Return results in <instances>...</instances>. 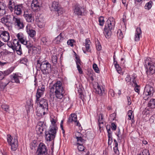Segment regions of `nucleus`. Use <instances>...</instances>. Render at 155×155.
<instances>
[{"label": "nucleus", "instance_id": "2", "mask_svg": "<svg viewBox=\"0 0 155 155\" xmlns=\"http://www.w3.org/2000/svg\"><path fill=\"white\" fill-rule=\"evenodd\" d=\"M15 17L13 15H7L1 18V21L5 26L9 28L13 23Z\"/></svg>", "mask_w": 155, "mask_h": 155}, {"label": "nucleus", "instance_id": "47", "mask_svg": "<svg viewBox=\"0 0 155 155\" xmlns=\"http://www.w3.org/2000/svg\"><path fill=\"white\" fill-rule=\"evenodd\" d=\"M56 11L57 12L58 15H60L64 12V10L63 8L60 6L58 10H57Z\"/></svg>", "mask_w": 155, "mask_h": 155}, {"label": "nucleus", "instance_id": "54", "mask_svg": "<svg viewBox=\"0 0 155 155\" xmlns=\"http://www.w3.org/2000/svg\"><path fill=\"white\" fill-rule=\"evenodd\" d=\"M108 145H110L113 141L112 135H108Z\"/></svg>", "mask_w": 155, "mask_h": 155}, {"label": "nucleus", "instance_id": "41", "mask_svg": "<svg viewBox=\"0 0 155 155\" xmlns=\"http://www.w3.org/2000/svg\"><path fill=\"white\" fill-rule=\"evenodd\" d=\"M98 117V122L99 126H100L101 124H103L104 123L103 114H100L99 115Z\"/></svg>", "mask_w": 155, "mask_h": 155}, {"label": "nucleus", "instance_id": "55", "mask_svg": "<svg viewBox=\"0 0 155 155\" xmlns=\"http://www.w3.org/2000/svg\"><path fill=\"white\" fill-rule=\"evenodd\" d=\"M149 121L151 123H155V114L150 117Z\"/></svg>", "mask_w": 155, "mask_h": 155}, {"label": "nucleus", "instance_id": "48", "mask_svg": "<svg viewBox=\"0 0 155 155\" xmlns=\"http://www.w3.org/2000/svg\"><path fill=\"white\" fill-rule=\"evenodd\" d=\"M117 33L118 38L120 39H122L124 37L123 33L119 29L118 30Z\"/></svg>", "mask_w": 155, "mask_h": 155}, {"label": "nucleus", "instance_id": "8", "mask_svg": "<svg viewBox=\"0 0 155 155\" xmlns=\"http://www.w3.org/2000/svg\"><path fill=\"white\" fill-rule=\"evenodd\" d=\"M13 23L15 28L18 30L22 29L24 27L22 20L17 16H15L14 19H13Z\"/></svg>", "mask_w": 155, "mask_h": 155}, {"label": "nucleus", "instance_id": "37", "mask_svg": "<svg viewBox=\"0 0 155 155\" xmlns=\"http://www.w3.org/2000/svg\"><path fill=\"white\" fill-rule=\"evenodd\" d=\"M14 70V67H11L8 69L4 71V72H3V74H4V75H8L11 73Z\"/></svg>", "mask_w": 155, "mask_h": 155}, {"label": "nucleus", "instance_id": "49", "mask_svg": "<svg viewBox=\"0 0 155 155\" xmlns=\"http://www.w3.org/2000/svg\"><path fill=\"white\" fill-rule=\"evenodd\" d=\"M9 83L10 81L8 80H3L2 81V86L5 87Z\"/></svg>", "mask_w": 155, "mask_h": 155}, {"label": "nucleus", "instance_id": "16", "mask_svg": "<svg viewBox=\"0 0 155 155\" xmlns=\"http://www.w3.org/2000/svg\"><path fill=\"white\" fill-rule=\"evenodd\" d=\"M45 91V88L44 86L43 85H42L41 87H40L37 89L36 95V103H38L39 101V98L43 95Z\"/></svg>", "mask_w": 155, "mask_h": 155}, {"label": "nucleus", "instance_id": "23", "mask_svg": "<svg viewBox=\"0 0 155 155\" xmlns=\"http://www.w3.org/2000/svg\"><path fill=\"white\" fill-rule=\"evenodd\" d=\"M24 16L28 22H32L34 20L33 14L31 13H29L28 12H25Z\"/></svg>", "mask_w": 155, "mask_h": 155}, {"label": "nucleus", "instance_id": "9", "mask_svg": "<svg viewBox=\"0 0 155 155\" xmlns=\"http://www.w3.org/2000/svg\"><path fill=\"white\" fill-rule=\"evenodd\" d=\"M57 131L52 129H49V130L45 132V139L47 141H51L53 140L55 137Z\"/></svg>", "mask_w": 155, "mask_h": 155}, {"label": "nucleus", "instance_id": "10", "mask_svg": "<svg viewBox=\"0 0 155 155\" xmlns=\"http://www.w3.org/2000/svg\"><path fill=\"white\" fill-rule=\"evenodd\" d=\"M73 10L74 13L78 16L84 15L86 13L85 8L84 7H81L78 5H76Z\"/></svg>", "mask_w": 155, "mask_h": 155}, {"label": "nucleus", "instance_id": "59", "mask_svg": "<svg viewBox=\"0 0 155 155\" xmlns=\"http://www.w3.org/2000/svg\"><path fill=\"white\" fill-rule=\"evenodd\" d=\"M111 127L112 129L113 130H116V128H117V126H116V124H114V123H112L111 124Z\"/></svg>", "mask_w": 155, "mask_h": 155}, {"label": "nucleus", "instance_id": "30", "mask_svg": "<svg viewBox=\"0 0 155 155\" xmlns=\"http://www.w3.org/2000/svg\"><path fill=\"white\" fill-rule=\"evenodd\" d=\"M51 125H50L49 129L51 130V128L53 130L54 129L55 130L57 131L58 128L56 124V120L54 118H51Z\"/></svg>", "mask_w": 155, "mask_h": 155}, {"label": "nucleus", "instance_id": "21", "mask_svg": "<svg viewBox=\"0 0 155 155\" xmlns=\"http://www.w3.org/2000/svg\"><path fill=\"white\" fill-rule=\"evenodd\" d=\"M44 123L43 121H39L36 127V130L38 134H40L42 133L44 130Z\"/></svg>", "mask_w": 155, "mask_h": 155}, {"label": "nucleus", "instance_id": "51", "mask_svg": "<svg viewBox=\"0 0 155 155\" xmlns=\"http://www.w3.org/2000/svg\"><path fill=\"white\" fill-rule=\"evenodd\" d=\"M28 61V59L25 57L22 58L20 60V62L24 64H26Z\"/></svg>", "mask_w": 155, "mask_h": 155}, {"label": "nucleus", "instance_id": "39", "mask_svg": "<svg viewBox=\"0 0 155 155\" xmlns=\"http://www.w3.org/2000/svg\"><path fill=\"white\" fill-rule=\"evenodd\" d=\"M91 44V42L89 38H86L85 40L84 45L86 48H90V45Z\"/></svg>", "mask_w": 155, "mask_h": 155}, {"label": "nucleus", "instance_id": "62", "mask_svg": "<svg viewBox=\"0 0 155 155\" xmlns=\"http://www.w3.org/2000/svg\"><path fill=\"white\" fill-rule=\"evenodd\" d=\"M101 46L99 41H97L96 44V48H101Z\"/></svg>", "mask_w": 155, "mask_h": 155}, {"label": "nucleus", "instance_id": "34", "mask_svg": "<svg viewBox=\"0 0 155 155\" xmlns=\"http://www.w3.org/2000/svg\"><path fill=\"white\" fill-rule=\"evenodd\" d=\"M114 150L115 153L118 155L119 154V152L118 149V143L116 139H114Z\"/></svg>", "mask_w": 155, "mask_h": 155}, {"label": "nucleus", "instance_id": "31", "mask_svg": "<svg viewBox=\"0 0 155 155\" xmlns=\"http://www.w3.org/2000/svg\"><path fill=\"white\" fill-rule=\"evenodd\" d=\"M111 30L107 28H104L103 33L107 38L108 39L110 37L112 34Z\"/></svg>", "mask_w": 155, "mask_h": 155}, {"label": "nucleus", "instance_id": "33", "mask_svg": "<svg viewBox=\"0 0 155 155\" xmlns=\"http://www.w3.org/2000/svg\"><path fill=\"white\" fill-rule=\"evenodd\" d=\"M64 37L62 36V33H60V34L54 40V42L55 43L58 44L61 41H62L64 39Z\"/></svg>", "mask_w": 155, "mask_h": 155}, {"label": "nucleus", "instance_id": "38", "mask_svg": "<svg viewBox=\"0 0 155 155\" xmlns=\"http://www.w3.org/2000/svg\"><path fill=\"white\" fill-rule=\"evenodd\" d=\"M76 138L77 139V144H83L84 142V140L81 137L76 136Z\"/></svg>", "mask_w": 155, "mask_h": 155}, {"label": "nucleus", "instance_id": "61", "mask_svg": "<svg viewBox=\"0 0 155 155\" xmlns=\"http://www.w3.org/2000/svg\"><path fill=\"white\" fill-rule=\"evenodd\" d=\"M134 90H135V91L138 93H139V92H140V89H139V87H140V86L139 85H137V86H134Z\"/></svg>", "mask_w": 155, "mask_h": 155}, {"label": "nucleus", "instance_id": "12", "mask_svg": "<svg viewBox=\"0 0 155 155\" xmlns=\"http://www.w3.org/2000/svg\"><path fill=\"white\" fill-rule=\"evenodd\" d=\"M11 81L12 83L20 84V80L22 78L21 74L19 73H13L10 76Z\"/></svg>", "mask_w": 155, "mask_h": 155}, {"label": "nucleus", "instance_id": "44", "mask_svg": "<svg viewBox=\"0 0 155 155\" xmlns=\"http://www.w3.org/2000/svg\"><path fill=\"white\" fill-rule=\"evenodd\" d=\"M58 57L56 55H53L52 57V61L54 64H56L57 63Z\"/></svg>", "mask_w": 155, "mask_h": 155}, {"label": "nucleus", "instance_id": "5", "mask_svg": "<svg viewBox=\"0 0 155 155\" xmlns=\"http://www.w3.org/2000/svg\"><path fill=\"white\" fill-rule=\"evenodd\" d=\"M48 151L47 147L45 144L41 143L38 147L36 155H46L48 154Z\"/></svg>", "mask_w": 155, "mask_h": 155}, {"label": "nucleus", "instance_id": "25", "mask_svg": "<svg viewBox=\"0 0 155 155\" xmlns=\"http://www.w3.org/2000/svg\"><path fill=\"white\" fill-rule=\"evenodd\" d=\"M37 109L36 115L39 117H42L43 115H44L45 113L48 112V109H47V110H45V108H41L39 107Z\"/></svg>", "mask_w": 155, "mask_h": 155}, {"label": "nucleus", "instance_id": "28", "mask_svg": "<svg viewBox=\"0 0 155 155\" xmlns=\"http://www.w3.org/2000/svg\"><path fill=\"white\" fill-rule=\"evenodd\" d=\"M75 58L76 59L75 61L77 69L80 74H82L83 71L80 67V65H81V61L79 58L77 56Z\"/></svg>", "mask_w": 155, "mask_h": 155}, {"label": "nucleus", "instance_id": "43", "mask_svg": "<svg viewBox=\"0 0 155 155\" xmlns=\"http://www.w3.org/2000/svg\"><path fill=\"white\" fill-rule=\"evenodd\" d=\"M98 21L99 25L101 26H103L104 22V18L103 16H100L99 18Z\"/></svg>", "mask_w": 155, "mask_h": 155}, {"label": "nucleus", "instance_id": "13", "mask_svg": "<svg viewBox=\"0 0 155 155\" xmlns=\"http://www.w3.org/2000/svg\"><path fill=\"white\" fill-rule=\"evenodd\" d=\"M145 67H147V69H149L151 74L155 73V63L152 61H149L148 60L145 61Z\"/></svg>", "mask_w": 155, "mask_h": 155}, {"label": "nucleus", "instance_id": "45", "mask_svg": "<svg viewBox=\"0 0 155 155\" xmlns=\"http://www.w3.org/2000/svg\"><path fill=\"white\" fill-rule=\"evenodd\" d=\"M93 68L96 73H100L99 69L96 64L94 63L93 64Z\"/></svg>", "mask_w": 155, "mask_h": 155}, {"label": "nucleus", "instance_id": "22", "mask_svg": "<svg viewBox=\"0 0 155 155\" xmlns=\"http://www.w3.org/2000/svg\"><path fill=\"white\" fill-rule=\"evenodd\" d=\"M38 103L39 104V107L45 108V110H47V109H48V102L46 99L42 98L40 100H39Z\"/></svg>", "mask_w": 155, "mask_h": 155}, {"label": "nucleus", "instance_id": "32", "mask_svg": "<svg viewBox=\"0 0 155 155\" xmlns=\"http://www.w3.org/2000/svg\"><path fill=\"white\" fill-rule=\"evenodd\" d=\"M5 12L4 3L0 2V16L3 15L5 14Z\"/></svg>", "mask_w": 155, "mask_h": 155}, {"label": "nucleus", "instance_id": "15", "mask_svg": "<svg viewBox=\"0 0 155 155\" xmlns=\"http://www.w3.org/2000/svg\"><path fill=\"white\" fill-rule=\"evenodd\" d=\"M115 24V19L112 17H110L106 21L104 28L112 30L114 28Z\"/></svg>", "mask_w": 155, "mask_h": 155}, {"label": "nucleus", "instance_id": "36", "mask_svg": "<svg viewBox=\"0 0 155 155\" xmlns=\"http://www.w3.org/2000/svg\"><path fill=\"white\" fill-rule=\"evenodd\" d=\"M153 4V2L150 1L149 2L147 3L144 6V8L146 9L149 10L152 7Z\"/></svg>", "mask_w": 155, "mask_h": 155}, {"label": "nucleus", "instance_id": "46", "mask_svg": "<svg viewBox=\"0 0 155 155\" xmlns=\"http://www.w3.org/2000/svg\"><path fill=\"white\" fill-rule=\"evenodd\" d=\"M116 63L114 64V66L117 71V72L119 73H120L121 72V68L120 66L119 65L117 64V62H116Z\"/></svg>", "mask_w": 155, "mask_h": 155}, {"label": "nucleus", "instance_id": "17", "mask_svg": "<svg viewBox=\"0 0 155 155\" xmlns=\"http://www.w3.org/2000/svg\"><path fill=\"white\" fill-rule=\"evenodd\" d=\"M40 0H33L31 4V9L34 11L39 10L41 6Z\"/></svg>", "mask_w": 155, "mask_h": 155}, {"label": "nucleus", "instance_id": "19", "mask_svg": "<svg viewBox=\"0 0 155 155\" xmlns=\"http://www.w3.org/2000/svg\"><path fill=\"white\" fill-rule=\"evenodd\" d=\"M26 31L28 35L31 38H33L35 35V31L32 29L31 25L29 24H28L26 27Z\"/></svg>", "mask_w": 155, "mask_h": 155}, {"label": "nucleus", "instance_id": "24", "mask_svg": "<svg viewBox=\"0 0 155 155\" xmlns=\"http://www.w3.org/2000/svg\"><path fill=\"white\" fill-rule=\"evenodd\" d=\"M7 45L10 48H21V45L16 40H15L13 42V45L10 42H7Z\"/></svg>", "mask_w": 155, "mask_h": 155}, {"label": "nucleus", "instance_id": "1", "mask_svg": "<svg viewBox=\"0 0 155 155\" xmlns=\"http://www.w3.org/2000/svg\"><path fill=\"white\" fill-rule=\"evenodd\" d=\"M54 92L56 97L58 99H62L64 96L65 92L62 82L57 81L51 87L50 89V95Z\"/></svg>", "mask_w": 155, "mask_h": 155}, {"label": "nucleus", "instance_id": "27", "mask_svg": "<svg viewBox=\"0 0 155 155\" xmlns=\"http://www.w3.org/2000/svg\"><path fill=\"white\" fill-rule=\"evenodd\" d=\"M141 31L140 28L138 27L135 31L134 36L135 41H138L140 40V37H141Z\"/></svg>", "mask_w": 155, "mask_h": 155}, {"label": "nucleus", "instance_id": "50", "mask_svg": "<svg viewBox=\"0 0 155 155\" xmlns=\"http://www.w3.org/2000/svg\"><path fill=\"white\" fill-rule=\"evenodd\" d=\"M75 43V41L73 39H69L67 42V43L68 45H70L71 47H73L74 43Z\"/></svg>", "mask_w": 155, "mask_h": 155}, {"label": "nucleus", "instance_id": "42", "mask_svg": "<svg viewBox=\"0 0 155 155\" xmlns=\"http://www.w3.org/2000/svg\"><path fill=\"white\" fill-rule=\"evenodd\" d=\"M117 136V137L118 140H120L123 138V136L122 134H121L120 130L119 128L118 129V132L116 134Z\"/></svg>", "mask_w": 155, "mask_h": 155}, {"label": "nucleus", "instance_id": "4", "mask_svg": "<svg viewBox=\"0 0 155 155\" xmlns=\"http://www.w3.org/2000/svg\"><path fill=\"white\" fill-rule=\"evenodd\" d=\"M40 68L42 73L46 76L51 72V65L48 62H43L40 64Z\"/></svg>", "mask_w": 155, "mask_h": 155}, {"label": "nucleus", "instance_id": "6", "mask_svg": "<svg viewBox=\"0 0 155 155\" xmlns=\"http://www.w3.org/2000/svg\"><path fill=\"white\" fill-rule=\"evenodd\" d=\"M11 52H9L6 49L4 50L0 53V66H3L7 63L4 61H6L7 57Z\"/></svg>", "mask_w": 155, "mask_h": 155}, {"label": "nucleus", "instance_id": "58", "mask_svg": "<svg viewBox=\"0 0 155 155\" xmlns=\"http://www.w3.org/2000/svg\"><path fill=\"white\" fill-rule=\"evenodd\" d=\"M125 80L127 82H128L131 80L130 76L129 74H127V77L125 79Z\"/></svg>", "mask_w": 155, "mask_h": 155}, {"label": "nucleus", "instance_id": "63", "mask_svg": "<svg viewBox=\"0 0 155 155\" xmlns=\"http://www.w3.org/2000/svg\"><path fill=\"white\" fill-rule=\"evenodd\" d=\"M41 41L44 44H46L47 42V40L45 37H43L41 39Z\"/></svg>", "mask_w": 155, "mask_h": 155}, {"label": "nucleus", "instance_id": "26", "mask_svg": "<svg viewBox=\"0 0 155 155\" xmlns=\"http://www.w3.org/2000/svg\"><path fill=\"white\" fill-rule=\"evenodd\" d=\"M14 13L17 15H20L22 13L23 10L22 4H19L15 5L14 7Z\"/></svg>", "mask_w": 155, "mask_h": 155}, {"label": "nucleus", "instance_id": "57", "mask_svg": "<svg viewBox=\"0 0 155 155\" xmlns=\"http://www.w3.org/2000/svg\"><path fill=\"white\" fill-rule=\"evenodd\" d=\"M109 94L113 97L115 96V93L113 89H110L109 91Z\"/></svg>", "mask_w": 155, "mask_h": 155}, {"label": "nucleus", "instance_id": "52", "mask_svg": "<svg viewBox=\"0 0 155 155\" xmlns=\"http://www.w3.org/2000/svg\"><path fill=\"white\" fill-rule=\"evenodd\" d=\"M106 128L108 133V135H112V132L110 130V125H107L106 126Z\"/></svg>", "mask_w": 155, "mask_h": 155}, {"label": "nucleus", "instance_id": "7", "mask_svg": "<svg viewBox=\"0 0 155 155\" xmlns=\"http://www.w3.org/2000/svg\"><path fill=\"white\" fill-rule=\"evenodd\" d=\"M153 87L149 85H147L144 90L143 99L146 100H148L149 96L153 95Z\"/></svg>", "mask_w": 155, "mask_h": 155}, {"label": "nucleus", "instance_id": "11", "mask_svg": "<svg viewBox=\"0 0 155 155\" xmlns=\"http://www.w3.org/2000/svg\"><path fill=\"white\" fill-rule=\"evenodd\" d=\"M3 28H1L0 29V38L4 41L7 42L10 39V36L9 33L6 31H3Z\"/></svg>", "mask_w": 155, "mask_h": 155}, {"label": "nucleus", "instance_id": "14", "mask_svg": "<svg viewBox=\"0 0 155 155\" xmlns=\"http://www.w3.org/2000/svg\"><path fill=\"white\" fill-rule=\"evenodd\" d=\"M19 41H20L21 43L23 45L26 46V47L28 48H31L32 47V45H27L28 42L25 40V38L24 35L21 32H20L18 33L16 35Z\"/></svg>", "mask_w": 155, "mask_h": 155}, {"label": "nucleus", "instance_id": "29", "mask_svg": "<svg viewBox=\"0 0 155 155\" xmlns=\"http://www.w3.org/2000/svg\"><path fill=\"white\" fill-rule=\"evenodd\" d=\"M60 6V5L58 2L54 1L52 2V5L51 7V10L56 11L58 10Z\"/></svg>", "mask_w": 155, "mask_h": 155}, {"label": "nucleus", "instance_id": "3", "mask_svg": "<svg viewBox=\"0 0 155 155\" xmlns=\"http://www.w3.org/2000/svg\"><path fill=\"white\" fill-rule=\"evenodd\" d=\"M7 142L9 145L11 147V149L13 151L16 150L18 147V141L16 138H13L11 135H7Z\"/></svg>", "mask_w": 155, "mask_h": 155}, {"label": "nucleus", "instance_id": "18", "mask_svg": "<svg viewBox=\"0 0 155 155\" xmlns=\"http://www.w3.org/2000/svg\"><path fill=\"white\" fill-rule=\"evenodd\" d=\"M68 122L69 123L74 122L76 126L80 127L81 125L78 121L77 120V115L74 113L71 114L68 118Z\"/></svg>", "mask_w": 155, "mask_h": 155}, {"label": "nucleus", "instance_id": "40", "mask_svg": "<svg viewBox=\"0 0 155 155\" xmlns=\"http://www.w3.org/2000/svg\"><path fill=\"white\" fill-rule=\"evenodd\" d=\"M1 107L2 109L4 110L6 112H9V105L5 104H3L1 105Z\"/></svg>", "mask_w": 155, "mask_h": 155}, {"label": "nucleus", "instance_id": "35", "mask_svg": "<svg viewBox=\"0 0 155 155\" xmlns=\"http://www.w3.org/2000/svg\"><path fill=\"white\" fill-rule=\"evenodd\" d=\"M8 8L12 12L15 6L14 5L15 4L14 2H13L12 0H8Z\"/></svg>", "mask_w": 155, "mask_h": 155}, {"label": "nucleus", "instance_id": "20", "mask_svg": "<svg viewBox=\"0 0 155 155\" xmlns=\"http://www.w3.org/2000/svg\"><path fill=\"white\" fill-rule=\"evenodd\" d=\"M97 87L95 88V93L100 96H103L105 94V88L100 84L97 83Z\"/></svg>", "mask_w": 155, "mask_h": 155}, {"label": "nucleus", "instance_id": "64", "mask_svg": "<svg viewBox=\"0 0 155 155\" xmlns=\"http://www.w3.org/2000/svg\"><path fill=\"white\" fill-rule=\"evenodd\" d=\"M16 51L17 54L18 55H20L22 54L21 49H18L16 50Z\"/></svg>", "mask_w": 155, "mask_h": 155}, {"label": "nucleus", "instance_id": "60", "mask_svg": "<svg viewBox=\"0 0 155 155\" xmlns=\"http://www.w3.org/2000/svg\"><path fill=\"white\" fill-rule=\"evenodd\" d=\"M127 104L129 105H130L131 104V98L129 96H127Z\"/></svg>", "mask_w": 155, "mask_h": 155}, {"label": "nucleus", "instance_id": "56", "mask_svg": "<svg viewBox=\"0 0 155 155\" xmlns=\"http://www.w3.org/2000/svg\"><path fill=\"white\" fill-rule=\"evenodd\" d=\"M133 111L131 110H129L128 111L127 114L128 119L130 120L132 119Z\"/></svg>", "mask_w": 155, "mask_h": 155}, {"label": "nucleus", "instance_id": "53", "mask_svg": "<svg viewBox=\"0 0 155 155\" xmlns=\"http://www.w3.org/2000/svg\"><path fill=\"white\" fill-rule=\"evenodd\" d=\"M78 149L79 151H82L84 150L85 147L83 144H79L78 146Z\"/></svg>", "mask_w": 155, "mask_h": 155}]
</instances>
